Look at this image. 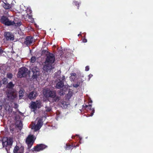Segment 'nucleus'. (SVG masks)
<instances>
[{"mask_svg": "<svg viewBox=\"0 0 153 153\" xmlns=\"http://www.w3.org/2000/svg\"><path fill=\"white\" fill-rule=\"evenodd\" d=\"M55 61V56L53 54L50 53L47 54L45 63V65L43 68V70L48 72L52 69L53 68L52 64Z\"/></svg>", "mask_w": 153, "mask_h": 153, "instance_id": "obj_1", "label": "nucleus"}, {"mask_svg": "<svg viewBox=\"0 0 153 153\" xmlns=\"http://www.w3.org/2000/svg\"><path fill=\"white\" fill-rule=\"evenodd\" d=\"M43 94L46 97L52 98V102H56L59 101V98L56 95V92L55 91H51L48 88L45 89L43 90Z\"/></svg>", "mask_w": 153, "mask_h": 153, "instance_id": "obj_2", "label": "nucleus"}, {"mask_svg": "<svg viewBox=\"0 0 153 153\" xmlns=\"http://www.w3.org/2000/svg\"><path fill=\"white\" fill-rule=\"evenodd\" d=\"M14 85L12 82H10L7 85V88L10 89V91L7 90V97L9 100H13L16 97V94L13 91V88Z\"/></svg>", "mask_w": 153, "mask_h": 153, "instance_id": "obj_3", "label": "nucleus"}, {"mask_svg": "<svg viewBox=\"0 0 153 153\" xmlns=\"http://www.w3.org/2000/svg\"><path fill=\"white\" fill-rule=\"evenodd\" d=\"M39 69L36 66L30 67V71L33 73L32 78L33 81H36L38 82L41 79V77L39 74Z\"/></svg>", "mask_w": 153, "mask_h": 153, "instance_id": "obj_4", "label": "nucleus"}, {"mask_svg": "<svg viewBox=\"0 0 153 153\" xmlns=\"http://www.w3.org/2000/svg\"><path fill=\"white\" fill-rule=\"evenodd\" d=\"M2 145L7 152H8V150L11 147L13 143L12 140L11 139H8L7 137H4L2 140Z\"/></svg>", "mask_w": 153, "mask_h": 153, "instance_id": "obj_5", "label": "nucleus"}, {"mask_svg": "<svg viewBox=\"0 0 153 153\" xmlns=\"http://www.w3.org/2000/svg\"><path fill=\"white\" fill-rule=\"evenodd\" d=\"M36 139V137L33 135H29L26 140V142L28 148L30 149Z\"/></svg>", "mask_w": 153, "mask_h": 153, "instance_id": "obj_6", "label": "nucleus"}, {"mask_svg": "<svg viewBox=\"0 0 153 153\" xmlns=\"http://www.w3.org/2000/svg\"><path fill=\"white\" fill-rule=\"evenodd\" d=\"M28 72V71L27 68L25 67L21 68L19 70L17 75V77L22 78L25 76L27 75Z\"/></svg>", "mask_w": 153, "mask_h": 153, "instance_id": "obj_7", "label": "nucleus"}, {"mask_svg": "<svg viewBox=\"0 0 153 153\" xmlns=\"http://www.w3.org/2000/svg\"><path fill=\"white\" fill-rule=\"evenodd\" d=\"M1 22L7 26L13 25L14 23V21L10 20L6 17L3 16L1 18Z\"/></svg>", "mask_w": 153, "mask_h": 153, "instance_id": "obj_8", "label": "nucleus"}, {"mask_svg": "<svg viewBox=\"0 0 153 153\" xmlns=\"http://www.w3.org/2000/svg\"><path fill=\"white\" fill-rule=\"evenodd\" d=\"M41 107V102L39 100L36 102H32L30 103V107L33 111H34L37 108H39Z\"/></svg>", "mask_w": 153, "mask_h": 153, "instance_id": "obj_9", "label": "nucleus"}, {"mask_svg": "<svg viewBox=\"0 0 153 153\" xmlns=\"http://www.w3.org/2000/svg\"><path fill=\"white\" fill-rule=\"evenodd\" d=\"M20 116L18 114H16L15 117V120L16 121L15 123L16 127L18 128L19 130H21L22 128V123L20 120Z\"/></svg>", "mask_w": 153, "mask_h": 153, "instance_id": "obj_10", "label": "nucleus"}, {"mask_svg": "<svg viewBox=\"0 0 153 153\" xmlns=\"http://www.w3.org/2000/svg\"><path fill=\"white\" fill-rule=\"evenodd\" d=\"M4 37L7 40H13L14 39L13 34L9 32H6L4 33Z\"/></svg>", "mask_w": 153, "mask_h": 153, "instance_id": "obj_11", "label": "nucleus"}, {"mask_svg": "<svg viewBox=\"0 0 153 153\" xmlns=\"http://www.w3.org/2000/svg\"><path fill=\"white\" fill-rule=\"evenodd\" d=\"M33 39L31 36L27 37L25 39L24 43L27 46L31 45L33 44Z\"/></svg>", "mask_w": 153, "mask_h": 153, "instance_id": "obj_12", "label": "nucleus"}, {"mask_svg": "<svg viewBox=\"0 0 153 153\" xmlns=\"http://www.w3.org/2000/svg\"><path fill=\"white\" fill-rule=\"evenodd\" d=\"M23 147L21 146L20 147L16 146L13 149L14 153H23Z\"/></svg>", "mask_w": 153, "mask_h": 153, "instance_id": "obj_13", "label": "nucleus"}, {"mask_svg": "<svg viewBox=\"0 0 153 153\" xmlns=\"http://www.w3.org/2000/svg\"><path fill=\"white\" fill-rule=\"evenodd\" d=\"M47 146L45 145L40 144L37 145V146L35 148L34 150L36 151H40L42 150L45 149Z\"/></svg>", "mask_w": 153, "mask_h": 153, "instance_id": "obj_14", "label": "nucleus"}, {"mask_svg": "<svg viewBox=\"0 0 153 153\" xmlns=\"http://www.w3.org/2000/svg\"><path fill=\"white\" fill-rule=\"evenodd\" d=\"M38 95V94L36 91H35L31 92L28 95V97L30 100L35 99Z\"/></svg>", "mask_w": 153, "mask_h": 153, "instance_id": "obj_15", "label": "nucleus"}, {"mask_svg": "<svg viewBox=\"0 0 153 153\" xmlns=\"http://www.w3.org/2000/svg\"><path fill=\"white\" fill-rule=\"evenodd\" d=\"M64 85L63 81H60L58 82L56 84V87L57 89H60L62 88Z\"/></svg>", "mask_w": 153, "mask_h": 153, "instance_id": "obj_16", "label": "nucleus"}, {"mask_svg": "<svg viewBox=\"0 0 153 153\" xmlns=\"http://www.w3.org/2000/svg\"><path fill=\"white\" fill-rule=\"evenodd\" d=\"M83 107H84L85 108L88 107L89 108H90V110L92 111V112L91 113L90 116H92L93 115L94 113L95 112V110H94V108H91V104L89 105H85V106H84V105H83Z\"/></svg>", "mask_w": 153, "mask_h": 153, "instance_id": "obj_17", "label": "nucleus"}, {"mask_svg": "<svg viewBox=\"0 0 153 153\" xmlns=\"http://www.w3.org/2000/svg\"><path fill=\"white\" fill-rule=\"evenodd\" d=\"M3 7L5 9H10L12 7V5L8 3H4L3 4Z\"/></svg>", "mask_w": 153, "mask_h": 153, "instance_id": "obj_18", "label": "nucleus"}, {"mask_svg": "<svg viewBox=\"0 0 153 153\" xmlns=\"http://www.w3.org/2000/svg\"><path fill=\"white\" fill-rule=\"evenodd\" d=\"M24 91L23 90H21L19 91V97L21 99L23 96Z\"/></svg>", "mask_w": 153, "mask_h": 153, "instance_id": "obj_19", "label": "nucleus"}, {"mask_svg": "<svg viewBox=\"0 0 153 153\" xmlns=\"http://www.w3.org/2000/svg\"><path fill=\"white\" fill-rule=\"evenodd\" d=\"M71 76L70 77V79L71 81H74L75 78L76 76V73H72L71 74Z\"/></svg>", "mask_w": 153, "mask_h": 153, "instance_id": "obj_20", "label": "nucleus"}, {"mask_svg": "<svg viewBox=\"0 0 153 153\" xmlns=\"http://www.w3.org/2000/svg\"><path fill=\"white\" fill-rule=\"evenodd\" d=\"M62 103L63 105V107L65 108H67L69 105V103L68 102H62Z\"/></svg>", "mask_w": 153, "mask_h": 153, "instance_id": "obj_21", "label": "nucleus"}, {"mask_svg": "<svg viewBox=\"0 0 153 153\" xmlns=\"http://www.w3.org/2000/svg\"><path fill=\"white\" fill-rule=\"evenodd\" d=\"M41 128L40 126H39L38 125H36L35 126L34 128V132H36L39 130Z\"/></svg>", "mask_w": 153, "mask_h": 153, "instance_id": "obj_22", "label": "nucleus"}, {"mask_svg": "<svg viewBox=\"0 0 153 153\" xmlns=\"http://www.w3.org/2000/svg\"><path fill=\"white\" fill-rule=\"evenodd\" d=\"M51 110V107L46 106L45 107V111L44 113H45L46 112H49Z\"/></svg>", "mask_w": 153, "mask_h": 153, "instance_id": "obj_23", "label": "nucleus"}, {"mask_svg": "<svg viewBox=\"0 0 153 153\" xmlns=\"http://www.w3.org/2000/svg\"><path fill=\"white\" fill-rule=\"evenodd\" d=\"M43 124V122L41 119H39L37 125H38V126H40L41 127H42Z\"/></svg>", "mask_w": 153, "mask_h": 153, "instance_id": "obj_24", "label": "nucleus"}, {"mask_svg": "<svg viewBox=\"0 0 153 153\" xmlns=\"http://www.w3.org/2000/svg\"><path fill=\"white\" fill-rule=\"evenodd\" d=\"M21 25V22H19L17 23H15L14 22V26H15L16 27L19 26Z\"/></svg>", "mask_w": 153, "mask_h": 153, "instance_id": "obj_25", "label": "nucleus"}, {"mask_svg": "<svg viewBox=\"0 0 153 153\" xmlns=\"http://www.w3.org/2000/svg\"><path fill=\"white\" fill-rule=\"evenodd\" d=\"M72 147V146L70 145L68 146L67 144H66L65 148L66 150L69 149H71Z\"/></svg>", "mask_w": 153, "mask_h": 153, "instance_id": "obj_26", "label": "nucleus"}, {"mask_svg": "<svg viewBox=\"0 0 153 153\" xmlns=\"http://www.w3.org/2000/svg\"><path fill=\"white\" fill-rule=\"evenodd\" d=\"M36 60V58L35 56H33L31 59V62L32 63H34Z\"/></svg>", "mask_w": 153, "mask_h": 153, "instance_id": "obj_27", "label": "nucleus"}, {"mask_svg": "<svg viewBox=\"0 0 153 153\" xmlns=\"http://www.w3.org/2000/svg\"><path fill=\"white\" fill-rule=\"evenodd\" d=\"M7 77L9 79H11L13 77V75L11 73H8L7 74Z\"/></svg>", "mask_w": 153, "mask_h": 153, "instance_id": "obj_28", "label": "nucleus"}, {"mask_svg": "<svg viewBox=\"0 0 153 153\" xmlns=\"http://www.w3.org/2000/svg\"><path fill=\"white\" fill-rule=\"evenodd\" d=\"M3 81L4 84H6L7 82V79L6 78H4L3 79Z\"/></svg>", "mask_w": 153, "mask_h": 153, "instance_id": "obj_29", "label": "nucleus"}, {"mask_svg": "<svg viewBox=\"0 0 153 153\" xmlns=\"http://www.w3.org/2000/svg\"><path fill=\"white\" fill-rule=\"evenodd\" d=\"M65 79V76H62V77L59 78V80L60 81H63Z\"/></svg>", "mask_w": 153, "mask_h": 153, "instance_id": "obj_30", "label": "nucleus"}, {"mask_svg": "<svg viewBox=\"0 0 153 153\" xmlns=\"http://www.w3.org/2000/svg\"><path fill=\"white\" fill-rule=\"evenodd\" d=\"M73 87L75 88H77L79 86V84H74L73 85Z\"/></svg>", "mask_w": 153, "mask_h": 153, "instance_id": "obj_31", "label": "nucleus"}, {"mask_svg": "<svg viewBox=\"0 0 153 153\" xmlns=\"http://www.w3.org/2000/svg\"><path fill=\"white\" fill-rule=\"evenodd\" d=\"M89 70V67L88 66H87L85 67V70L88 71Z\"/></svg>", "mask_w": 153, "mask_h": 153, "instance_id": "obj_32", "label": "nucleus"}, {"mask_svg": "<svg viewBox=\"0 0 153 153\" xmlns=\"http://www.w3.org/2000/svg\"><path fill=\"white\" fill-rule=\"evenodd\" d=\"M93 76V75L91 74H89L88 76V80H89L90 79V78L92 77V76Z\"/></svg>", "mask_w": 153, "mask_h": 153, "instance_id": "obj_33", "label": "nucleus"}, {"mask_svg": "<svg viewBox=\"0 0 153 153\" xmlns=\"http://www.w3.org/2000/svg\"><path fill=\"white\" fill-rule=\"evenodd\" d=\"M74 4L76 5H77V4L78 5V6L77 7H78V9H79V4L78 3H77V2H76V1H74Z\"/></svg>", "mask_w": 153, "mask_h": 153, "instance_id": "obj_34", "label": "nucleus"}, {"mask_svg": "<svg viewBox=\"0 0 153 153\" xmlns=\"http://www.w3.org/2000/svg\"><path fill=\"white\" fill-rule=\"evenodd\" d=\"M27 12L29 11L30 13H31V10L30 8H28L27 10Z\"/></svg>", "mask_w": 153, "mask_h": 153, "instance_id": "obj_35", "label": "nucleus"}, {"mask_svg": "<svg viewBox=\"0 0 153 153\" xmlns=\"http://www.w3.org/2000/svg\"><path fill=\"white\" fill-rule=\"evenodd\" d=\"M87 42V40L86 39H83V42Z\"/></svg>", "mask_w": 153, "mask_h": 153, "instance_id": "obj_36", "label": "nucleus"}, {"mask_svg": "<svg viewBox=\"0 0 153 153\" xmlns=\"http://www.w3.org/2000/svg\"><path fill=\"white\" fill-rule=\"evenodd\" d=\"M3 52V51L2 50L1 48L0 47V53Z\"/></svg>", "mask_w": 153, "mask_h": 153, "instance_id": "obj_37", "label": "nucleus"}, {"mask_svg": "<svg viewBox=\"0 0 153 153\" xmlns=\"http://www.w3.org/2000/svg\"><path fill=\"white\" fill-rule=\"evenodd\" d=\"M81 32H80V34H79L78 35V36H80V35H81Z\"/></svg>", "mask_w": 153, "mask_h": 153, "instance_id": "obj_38", "label": "nucleus"}, {"mask_svg": "<svg viewBox=\"0 0 153 153\" xmlns=\"http://www.w3.org/2000/svg\"><path fill=\"white\" fill-rule=\"evenodd\" d=\"M79 138L80 140H81L82 139V138L81 137H79Z\"/></svg>", "mask_w": 153, "mask_h": 153, "instance_id": "obj_39", "label": "nucleus"}, {"mask_svg": "<svg viewBox=\"0 0 153 153\" xmlns=\"http://www.w3.org/2000/svg\"><path fill=\"white\" fill-rule=\"evenodd\" d=\"M92 102V101L91 100V101H90V102L91 103Z\"/></svg>", "mask_w": 153, "mask_h": 153, "instance_id": "obj_40", "label": "nucleus"}, {"mask_svg": "<svg viewBox=\"0 0 153 153\" xmlns=\"http://www.w3.org/2000/svg\"><path fill=\"white\" fill-rule=\"evenodd\" d=\"M58 73H59V72H58ZM59 73H60V72Z\"/></svg>", "mask_w": 153, "mask_h": 153, "instance_id": "obj_41", "label": "nucleus"}]
</instances>
